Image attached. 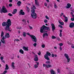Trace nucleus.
I'll return each instance as SVG.
<instances>
[{"label": "nucleus", "mask_w": 74, "mask_h": 74, "mask_svg": "<svg viewBox=\"0 0 74 74\" xmlns=\"http://www.w3.org/2000/svg\"><path fill=\"white\" fill-rule=\"evenodd\" d=\"M17 29H22V27H17Z\"/></svg>", "instance_id": "nucleus-55"}, {"label": "nucleus", "mask_w": 74, "mask_h": 74, "mask_svg": "<svg viewBox=\"0 0 74 74\" xmlns=\"http://www.w3.org/2000/svg\"><path fill=\"white\" fill-rule=\"evenodd\" d=\"M71 20L72 21H74V18H71Z\"/></svg>", "instance_id": "nucleus-39"}, {"label": "nucleus", "mask_w": 74, "mask_h": 74, "mask_svg": "<svg viewBox=\"0 0 74 74\" xmlns=\"http://www.w3.org/2000/svg\"><path fill=\"white\" fill-rule=\"evenodd\" d=\"M42 47L43 48H45V45H42Z\"/></svg>", "instance_id": "nucleus-45"}, {"label": "nucleus", "mask_w": 74, "mask_h": 74, "mask_svg": "<svg viewBox=\"0 0 74 74\" xmlns=\"http://www.w3.org/2000/svg\"><path fill=\"white\" fill-rule=\"evenodd\" d=\"M69 27H71V28H72L74 27V23L72 22L69 25Z\"/></svg>", "instance_id": "nucleus-11"}, {"label": "nucleus", "mask_w": 74, "mask_h": 74, "mask_svg": "<svg viewBox=\"0 0 74 74\" xmlns=\"http://www.w3.org/2000/svg\"><path fill=\"white\" fill-rule=\"evenodd\" d=\"M34 61L36 62L38 60V56H37V55H36L35 57L34 58Z\"/></svg>", "instance_id": "nucleus-15"}, {"label": "nucleus", "mask_w": 74, "mask_h": 74, "mask_svg": "<svg viewBox=\"0 0 74 74\" xmlns=\"http://www.w3.org/2000/svg\"><path fill=\"white\" fill-rule=\"evenodd\" d=\"M64 56L67 59V62H68V63L70 62V61L71 59L69 58V55L66 53H65L64 54Z\"/></svg>", "instance_id": "nucleus-7"}, {"label": "nucleus", "mask_w": 74, "mask_h": 74, "mask_svg": "<svg viewBox=\"0 0 74 74\" xmlns=\"http://www.w3.org/2000/svg\"><path fill=\"white\" fill-rule=\"evenodd\" d=\"M45 6H47V4L46 3H45Z\"/></svg>", "instance_id": "nucleus-57"}, {"label": "nucleus", "mask_w": 74, "mask_h": 74, "mask_svg": "<svg viewBox=\"0 0 74 74\" xmlns=\"http://www.w3.org/2000/svg\"><path fill=\"white\" fill-rule=\"evenodd\" d=\"M11 25V21L10 19H8L6 22H3L2 24V26L4 27L6 26L5 28V30H6V31L8 30V31L10 32H11V30H10V26Z\"/></svg>", "instance_id": "nucleus-1"}, {"label": "nucleus", "mask_w": 74, "mask_h": 74, "mask_svg": "<svg viewBox=\"0 0 74 74\" xmlns=\"http://www.w3.org/2000/svg\"><path fill=\"white\" fill-rule=\"evenodd\" d=\"M2 12H4V13H6L8 12L6 9H5V7L4 6H3L2 8L1 9V13H2Z\"/></svg>", "instance_id": "nucleus-6"}, {"label": "nucleus", "mask_w": 74, "mask_h": 74, "mask_svg": "<svg viewBox=\"0 0 74 74\" xmlns=\"http://www.w3.org/2000/svg\"><path fill=\"white\" fill-rule=\"evenodd\" d=\"M33 45L34 47H36V46H37V43H35L34 45Z\"/></svg>", "instance_id": "nucleus-37"}, {"label": "nucleus", "mask_w": 74, "mask_h": 74, "mask_svg": "<svg viewBox=\"0 0 74 74\" xmlns=\"http://www.w3.org/2000/svg\"><path fill=\"white\" fill-rule=\"evenodd\" d=\"M19 52L21 53H22V54H23L24 52L22 50V49H21L20 50H19Z\"/></svg>", "instance_id": "nucleus-23"}, {"label": "nucleus", "mask_w": 74, "mask_h": 74, "mask_svg": "<svg viewBox=\"0 0 74 74\" xmlns=\"http://www.w3.org/2000/svg\"><path fill=\"white\" fill-rule=\"evenodd\" d=\"M16 12H17V10L15 9L14 10L13 12H12V14H15Z\"/></svg>", "instance_id": "nucleus-22"}, {"label": "nucleus", "mask_w": 74, "mask_h": 74, "mask_svg": "<svg viewBox=\"0 0 74 74\" xmlns=\"http://www.w3.org/2000/svg\"><path fill=\"white\" fill-rule=\"evenodd\" d=\"M67 5V6L66 7V8H70V7L71 6V5L70 3H68Z\"/></svg>", "instance_id": "nucleus-17"}, {"label": "nucleus", "mask_w": 74, "mask_h": 74, "mask_svg": "<svg viewBox=\"0 0 74 74\" xmlns=\"http://www.w3.org/2000/svg\"><path fill=\"white\" fill-rule=\"evenodd\" d=\"M65 22H67V21H68V18H67V17H65Z\"/></svg>", "instance_id": "nucleus-25"}, {"label": "nucleus", "mask_w": 74, "mask_h": 74, "mask_svg": "<svg viewBox=\"0 0 74 74\" xmlns=\"http://www.w3.org/2000/svg\"><path fill=\"white\" fill-rule=\"evenodd\" d=\"M45 30L49 31V30H50V27L43 25L42 27H41V29H40V33H43L44 32L45 33L47 32V31H45Z\"/></svg>", "instance_id": "nucleus-2"}, {"label": "nucleus", "mask_w": 74, "mask_h": 74, "mask_svg": "<svg viewBox=\"0 0 74 74\" xmlns=\"http://www.w3.org/2000/svg\"><path fill=\"white\" fill-rule=\"evenodd\" d=\"M60 50L61 51H62V47H60Z\"/></svg>", "instance_id": "nucleus-53"}, {"label": "nucleus", "mask_w": 74, "mask_h": 74, "mask_svg": "<svg viewBox=\"0 0 74 74\" xmlns=\"http://www.w3.org/2000/svg\"><path fill=\"white\" fill-rule=\"evenodd\" d=\"M57 7H58V6L56 5V4L55 3L54 6V8H57Z\"/></svg>", "instance_id": "nucleus-33"}, {"label": "nucleus", "mask_w": 74, "mask_h": 74, "mask_svg": "<svg viewBox=\"0 0 74 74\" xmlns=\"http://www.w3.org/2000/svg\"><path fill=\"white\" fill-rule=\"evenodd\" d=\"M4 32H3L2 31L1 32V37H3V36H4Z\"/></svg>", "instance_id": "nucleus-28"}, {"label": "nucleus", "mask_w": 74, "mask_h": 74, "mask_svg": "<svg viewBox=\"0 0 74 74\" xmlns=\"http://www.w3.org/2000/svg\"><path fill=\"white\" fill-rule=\"evenodd\" d=\"M19 15H25V12H23V10H21L19 12Z\"/></svg>", "instance_id": "nucleus-9"}, {"label": "nucleus", "mask_w": 74, "mask_h": 74, "mask_svg": "<svg viewBox=\"0 0 74 74\" xmlns=\"http://www.w3.org/2000/svg\"><path fill=\"white\" fill-rule=\"evenodd\" d=\"M14 41H19V40L18 39H16Z\"/></svg>", "instance_id": "nucleus-38"}, {"label": "nucleus", "mask_w": 74, "mask_h": 74, "mask_svg": "<svg viewBox=\"0 0 74 74\" xmlns=\"http://www.w3.org/2000/svg\"><path fill=\"white\" fill-rule=\"evenodd\" d=\"M56 38L57 40L58 41H60V38L59 37H57Z\"/></svg>", "instance_id": "nucleus-44"}, {"label": "nucleus", "mask_w": 74, "mask_h": 74, "mask_svg": "<svg viewBox=\"0 0 74 74\" xmlns=\"http://www.w3.org/2000/svg\"><path fill=\"white\" fill-rule=\"evenodd\" d=\"M27 35H29V36H30V34L29 33H27Z\"/></svg>", "instance_id": "nucleus-60"}, {"label": "nucleus", "mask_w": 74, "mask_h": 74, "mask_svg": "<svg viewBox=\"0 0 74 74\" xmlns=\"http://www.w3.org/2000/svg\"><path fill=\"white\" fill-rule=\"evenodd\" d=\"M59 23L61 25H64V23L63 22H61L59 21Z\"/></svg>", "instance_id": "nucleus-26"}, {"label": "nucleus", "mask_w": 74, "mask_h": 74, "mask_svg": "<svg viewBox=\"0 0 74 74\" xmlns=\"http://www.w3.org/2000/svg\"><path fill=\"white\" fill-rule=\"evenodd\" d=\"M38 55H41V51H39V53H38Z\"/></svg>", "instance_id": "nucleus-51"}, {"label": "nucleus", "mask_w": 74, "mask_h": 74, "mask_svg": "<svg viewBox=\"0 0 74 74\" xmlns=\"http://www.w3.org/2000/svg\"><path fill=\"white\" fill-rule=\"evenodd\" d=\"M30 37H31L32 40L33 42H37V39L35 36L33 35H30Z\"/></svg>", "instance_id": "nucleus-5"}, {"label": "nucleus", "mask_w": 74, "mask_h": 74, "mask_svg": "<svg viewBox=\"0 0 74 74\" xmlns=\"http://www.w3.org/2000/svg\"><path fill=\"white\" fill-rule=\"evenodd\" d=\"M22 22H25V23H26V20L25 19H23L22 20Z\"/></svg>", "instance_id": "nucleus-41"}, {"label": "nucleus", "mask_w": 74, "mask_h": 74, "mask_svg": "<svg viewBox=\"0 0 74 74\" xmlns=\"http://www.w3.org/2000/svg\"><path fill=\"white\" fill-rule=\"evenodd\" d=\"M45 63L47 64H51V61H47Z\"/></svg>", "instance_id": "nucleus-24"}, {"label": "nucleus", "mask_w": 74, "mask_h": 74, "mask_svg": "<svg viewBox=\"0 0 74 74\" xmlns=\"http://www.w3.org/2000/svg\"><path fill=\"white\" fill-rule=\"evenodd\" d=\"M12 0H9V2L11 3V2H12Z\"/></svg>", "instance_id": "nucleus-59"}, {"label": "nucleus", "mask_w": 74, "mask_h": 74, "mask_svg": "<svg viewBox=\"0 0 74 74\" xmlns=\"http://www.w3.org/2000/svg\"><path fill=\"white\" fill-rule=\"evenodd\" d=\"M5 36V38H10V34H9L8 33L6 34Z\"/></svg>", "instance_id": "nucleus-20"}, {"label": "nucleus", "mask_w": 74, "mask_h": 74, "mask_svg": "<svg viewBox=\"0 0 74 74\" xmlns=\"http://www.w3.org/2000/svg\"><path fill=\"white\" fill-rule=\"evenodd\" d=\"M50 72L51 74H56V72H55V71H53V70L52 69L51 70Z\"/></svg>", "instance_id": "nucleus-16"}, {"label": "nucleus", "mask_w": 74, "mask_h": 74, "mask_svg": "<svg viewBox=\"0 0 74 74\" xmlns=\"http://www.w3.org/2000/svg\"><path fill=\"white\" fill-rule=\"evenodd\" d=\"M8 15H9V16H13V15L10 13L8 14Z\"/></svg>", "instance_id": "nucleus-31"}, {"label": "nucleus", "mask_w": 74, "mask_h": 74, "mask_svg": "<svg viewBox=\"0 0 74 74\" xmlns=\"http://www.w3.org/2000/svg\"><path fill=\"white\" fill-rule=\"evenodd\" d=\"M29 29H31V30H32V29H33V28L32 27L29 26Z\"/></svg>", "instance_id": "nucleus-49"}, {"label": "nucleus", "mask_w": 74, "mask_h": 74, "mask_svg": "<svg viewBox=\"0 0 74 74\" xmlns=\"http://www.w3.org/2000/svg\"><path fill=\"white\" fill-rule=\"evenodd\" d=\"M9 7H12V5L11 3H10L9 4Z\"/></svg>", "instance_id": "nucleus-46"}, {"label": "nucleus", "mask_w": 74, "mask_h": 74, "mask_svg": "<svg viewBox=\"0 0 74 74\" xmlns=\"http://www.w3.org/2000/svg\"><path fill=\"white\" fill-rule=\"evenodd\" d=\"M45 18L46 19H48V20H49V18L48 17V16H45Z\"/></svg>", "instance_id": "nucleus-35"}, {"label": "nucleus", "mask_w": 74, "mask_h": 74, "mask_svg": "<svg viewBox=\"0 0 74 74\" xmlns=\"http://www.w3.org/2000/svg\"><path fill=\"white\" fill-rule=\"evenodd\" d=\"M4 59V58H3L2 56L1 57L0 59L1 60H3Z\"/></svg>", "instance_id": "nucleus-52"}, {"label": "nucleus", "mask_w": 74, "mask_h": 74, "mask_svg": "<svg viewBox=\"0 0 74 74\" xmlns=\"http://www.w3.org/2000/svg\"><path fill=\"white\" fill-rule=\"evenodd\" d=\"M57 71L58 73H60V69H58L57 70Z\"/></svg>", "instance_id": "nucleus-36"}, {"label": "nucleus", "mask_w": 74, "mask_h": 74, "mask_svg": "<svg viewBox=\"0 0 74 74\" xmlns=\"http://www.w3.org/2000/svg\"><path fill=\"white\" fill-rule=\"evenodd\" d=\"M14 64H15L14 62H13L12 63V67L13 68V69H15V67L14 66Z\"/></svg>", "instance_id": "nucleus-19"}, {"label": "nucleus", "mask_w": 74, "mask_h": 74, "mask_svg": "<svg viewBox=\"0 0 74 74\" xmlns=\"http://www.w3.org/2000/svg\"><path fill=\"white\" fill-rule=\"evenodd\" d=\"M35 4H36V5H37V6H39L40 5H39V3L37 1V0H35Z\"/></svg>", "instance_id": "nucleus-13"}, {"label": "nucleus", "mask_w": 74, "mask_h": 74, "mask_svg": "<svg viewBox=\"0 0 74 74\" xmlns=\"http://www.w3.org/2000/svg\"><path fill=\"white\" fill-rule=\"evenodd\" d=\"M1 41L3 43V44H6L5 42V41L4 40H1Z\"/></svg>", "instance_id": "nucleus-29"}, {"label": "nucleus", "mask_w": 74, "mask_h": 74, "mask_svg": "<svg viewBox=\"0 0 74 74\" xmlns=\"http://www.w3.org/2000/svg\"><path fill=\"white\" fill-rule=\"evenodd\" d=\"M71 47L72 48H74V46H72Z\"/></svg>", "instance_id": "nucleus-63"}, {"label": "nucleus", "mask_w": 74, "mask_h": 74, "mask_svg": "<svg viewBox=\"0 0 74 74\" xmlns=\"http://www.w3.org/2000/svg\"><path fill=\"white\" fill-rule=\"evenodd\" d=\"M33 8L32 7L31 8V9H32V10H35V9H36V7H35V6L33 5H32Z\"/></svg>", "instance_id": "nucleus-27"}, {"label": "nucleus", "mask_w": 74, "mask_h": 74, "mask_svg": "<svg viewBox=\"0 0 74 74\" xmlns=\"http://www.w3.org/2000/svg\"><path fill=\"white\" fill-rule=\"evenodd\" d=\"M5 38V37H4V36H3L2 38V40H4V39H5L6 38Z\"/></svg>", "instance_id": "nucleus-42"}, {"label": "nucleus", "mask_w": 74, "mask_h": 74, "mask_svg": "<svg viewBox=\"0 0 74 74\" xmlns=\"http://www.w3.org/2000/svg\"><path fill=\"white\" fill-rule=\"evenodd\" d=\"M56 38L55 36H52L51 38H52V39H56Z\"/></svg>", "instance_id": "nucleus-32"}, {"label": "nucleus", "mask_w": 74, "mask_h": 74, "mask_svg": "<svg viewBox=\"0 0 74 74\" xmlns=\"http://www.w3.org/2000/svg\"><path fill=\"white\" fill-rule=\"evenodd\" d=\"M44 22H45V23H47L48 22V21H47V19H45L44 21Z\"/></svg>", "instance_id": "nucleus-40"}, {"label": "nucleus", "mask_w": 74, "mask_h": 74, "mask_svg": "<svg viewBox=\"0 0 74 74\" xmlns=\"http://www.w3.org/2000/svg\"><path fill=\"white\" fill-rule=\"evenodd\" d=\"M51 25L52 28V31L53 32H54V30L56 29V28H55V25L54 24L52 23L51 24Z\"/></svg>", "instance_id": "nucleus-10"}, {"label": "nucleus", "mask_w": 74, "mask_h": 74, "mask_svg": "<svg viewBox=\"0 0 74 74\" xmlns=\"http://www.w3.org/2000/svg\"><path fill=\"white\" fill-rule=\"evenodd\" d=\"M28 12H29L30 11V9H27Z\"/></svg>", "instance_id": "nucleus-64"}, {"label": "nucleus", "mask_w": 74, "mask_h": 74, "mask_svg": "<svg viewBox=\"0 0 74 74\" xmlns=\"http://www.w3.org/2000/svg\"><path fill=\"white\" fill-rule=\"evenodd\" d=\"M23 49L26 51H29V49H28V47H23Z\"/></svg>", "instance_id": "nucleus-12"}, {"label": "nucleus", "mask_w": 74, "mask_h": 74, "mask_svg": "<svg viewBox=\"0 0 74 74\" xmlns=\"http://www.w3.org/2000/svg\"><path fill=\"white\" fill-rule=\"evenodd\" d=\"M2 62H3V63H5V62H4V60H2Z\"/></svg>", "instance_id": "nucleus-61"}, {"label": "nucleus", "mask_w": 74, "mask_h": 74, "mask_svg": "<svg viewBox=\"0 0 74 74\" xmlns=\"http://www.w3.org/2000/svg\"><path fill=\"white\" fill-rule=\"evenodd\" d=\"M63 45V44H62V43H60V44H59V45H60V47H61V46H62Z\"/></svg>", "instance_id": "nucleus-50"}, {"label": "nucleus", "mask_w": 74, "mask_h": 74, "mask_svg": "<svg viewBox=\"0 0 74 74\" xmlns=\"http://www.w3.org/2000/svg\"><path fill=\"white\" fill-rule=\"evenodd\" d=\"M59 36L60 37H62V33H60Z\"/></svg>", "instance_id": "nucleus-48"}, {"label": "nucleus", "mask_w": 74, "mask_h": 74, "mask_svg": "<svg viewBox=\"0 0 74 74\" xmlns=\"http://www.w3.org/2000/svg\"><path fill=\"white\" fill-rule=\"evenodd\" d=\"M43 67H45L46 68H49V67H52V65L50 64H43Z\"/></svg>", "instance_id": "nucleus-8"}, {"label": "nucleus", "mask_w": 74, "mask_h": 74, "mask_svg": "<svg viewBox=\"0 0 74 74\" xmlns=\"http://www.w3.org/2000/svg\"><path fill=\"white\" fill-rule=\"evenodd\" d=\"M21 4H22V2H21L20 1H18L17 2V4L18 5V7H19V6H21Z\"/></svg>", "instance_id": "nucleus-14"}, {"label": "nucleus", "mask_w": 74, "mask_h": 74, "mask_svg": "<svg viewBox=\"0 0 74 74\" xmlns=\"http://www.w3.org/2000/svg\"><path fill=\"white\" fill-rule=\"evenodd\" d=\"M26 33L25 32L23 33V36L24 37H26Z\"/></svg>", "instance_id": "nucleus-30"}, {"label": "nucleus", "mask_w": 74, "mask_h": 74, "mask_svg": "<svg viewBox=\"0 0 74 74\" xmlns=\"http://www.w3.org/2000/svg\"><path fill=\"white\" fill-rule=\"evenodd\" d=\"M5 67H6V68H5V70H9L10 69V68L8 66V64H6L5 65Z\"/></svg>", "instance_id": "nucleus-18"}, {"label": "nucleus", "mask_w": 74, "mask_h": 74, "mask_svg": "<svg viewBox=\"0 0 74 74\" xmlns=\"http://www.w3.org/2000/svg\"><path fill=\"white\" fill-rule=\"evenodd\" d=\"M58 26H59V27L61 28H63V27H62V26L60 25H59Z\"/></svg>", "instance_id": "nucleus-43"}, {"label": "nucleus", "mask_w": 74, "mask_h": 74, "mask_svg": "<svg viewBox=\"0 0 74 74\" xmlns=\"http://www.w3.org/2000/svg\"><path fill=\"white\" fill-rule=\"evenodd\" d=\"M32 12L31 14V17L33 19H36L37 18V14L35 13V10L34 9H32L31 10Z\"/></svg>", "instance_id": "nucleus-3"}, {"label": "nucleus", "mask_w": 74, "mask_h": 74, "mask_svg": "<svg viewBox=\"0 0 74 74\" xmlns=\"http://www.w3.org/2000/svg\"><path fill=\"white\" fill-rule=\"evenodd\" d=\"M36 63L37 64V65H38V64H39V62H36Z\"/></svg>", "instance_id": "nucleus-54"}, {"label": "nucleus", "mask_w": 74, "mask_h": 74, "mask_svg": "<svg viewBox=\"0 0 74 74\" xmlns=\"http://www.w3.org/2000/svg\"><path fill=\"white\" fill-rule=\"evenodd\" d=\"M48 36V33H45V34H44L43 35V38H44L45 37V36Z\"/></svg>", "instance_id": "nucleus-21"}, {"label": "nucleus", "mask_w": 74, "mask_h": 74, "mask_svg": "<svg viewBox=\"0 0 74 74\" xmlns=\"http://www.w3.org/2000/svg\"><path fill=\"white\" fill-rule=\"evenodd\" d=\"M51 56H52V57L53 58V57H54V54H51Z\"/></svg>", "instance_id": "nucleus-56"}, {"label": "nucleus", "mask_w": 74, "mask_h": 74, "mask_svg": "<svg viewBox=\"0 0 74 74\" xmlns=\"http://www.w3.org/2000/svg\"><path fill=\"white\" fill-rule=\"evenodd\" d=\"M51 56V53L49 52L48 51H47L44 56V58L46 60H50V59H49V58L48 57V56Z\"/></svg>", "instance_id": "nucleus-4"}, {"label": "nucleus", "mask_w": 74, "mask_h": 74, "mask_svg": "<svg viewBox=\"0 0 74 74\" xmlns=\"http://www.w3.org/2000/svg\"><path fill=\"white\" fill-rule=\"evenodd\" d=\"M26 7H27V10H29V9H29V7H28L26 6Z\"/></svg>", "instance_id": "nucleus-62"}, {"label": "nucleus", "mask_w": 74, "mask_h": 74, "mask_svg": "<svg viewBox=\"0 0 74 74\" xmlns=\"http://www.w3.org/2000/svg\"><path fill=\"white\" fill-rule=\"evenodd\" d=\"M7 73V71H4V72L3 73V74H5L6 73Z\"/></svg>", "instance_id": "nucleus-47"}, {"label": "nucleus", "mask_w": 74, "mask_h": 74, "mask_svg": "<svg viewBox=\"0 0 74 74\" xmlns=\"http://www.w3.org/2000/svg\"><path fill=\"white\" fill-rule=\"evenodd\" d=\"M34 67L35 69H37L38 67V65L35 64L34 65Z\"/></svg>", "instance_id": "nucleus-34"}, {"label": "nucleus", "mask_w": 74, "mask_h": 74, "mask_svg": "<svg viewBox=\"0 0 74 74\" xmlns=\"http://www.w3.org/2000/svg\"><path fill=\"white\" fill-rule=\"evenodd\" d=\"M60 33H62V30L60 29Z\"/></svg>", "instance_id": "nucleus-58"}]
</instances>
